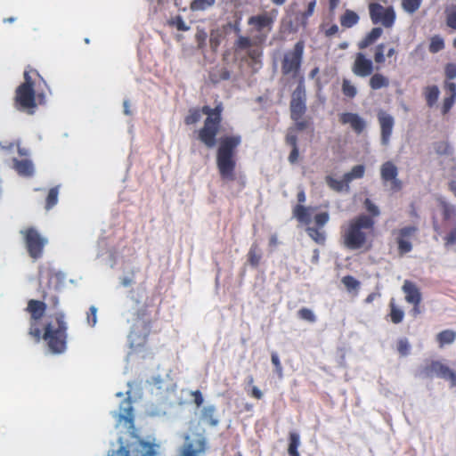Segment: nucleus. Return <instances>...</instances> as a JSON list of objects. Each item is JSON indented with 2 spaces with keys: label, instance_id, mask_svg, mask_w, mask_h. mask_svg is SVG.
I'll use <instances>...</instances> for the list:
<instances>
[{
  "label": "nucleus",
  "instance_id": "nucleus-1",
  "mask_svg": "<svg viewBox=\"0 0 456 456\" xmlns=\"http://www.w3.org/2000/svg\"><path fill=\"white\" fill-rule=\"evenodd\" d=\"M375 219L361 214L341 226L340 240L344 248L351 250L370 251L376 234Z\"/></svg>",
  "mask_w": 456,
  "mask_h": 456
},
{
  "label": "nucleus",
  "instance_id": "nucleus-2",
  "mask_svg": "<svg viewBox=\"0 0 456 456\" xmlns=\"http://www.w3.org/2000/svg\"><path fill=\"white\" fill-rule=\"evenodd\" d=\"M224 105L217 102L214 108L204 105L200 108H191L183 119L186 125H193L200 120L201 114L206 115L202 127L198 131V139L207 148H213L216 144V136L220 133L223 122Z\"/></svg>",
  "mask_w": 456,
  "mask_h": 456
},
{
  "label": "nucleus",
  "instance_id": "nucleus-3",
  "mask_svg": "<svg viewBox=\"0 0 456 456\" xmlns=\"http://www.w3.org/2000/svg\"><path fill=\"white\" fill-rule=\"evenodd\" d=\"M241 143L239 134H225L219 139L216 151V166L224 181H234L237 167V149Z\"/></svg>",
  "mask_w": 456,
  "mask_h": 456
},
{
  "label": "nucleus",
  "instance_id": "nucleus-4",
  "mask_svg": "<svg viewBox=\"0 0 456 456\" xmlns=\"http://www.w3.org/2000/svg\"><path fill=\"white\" fill-rule=\"evenodd\" d=\"M68 325L62 312H55L49 316V321L44 327L42 338L46 341L53 354H61L66 349Z\"/></svg>",
  "mask_w": 456,
  "mask_h": 456
},
{
  "label": "nucleus",
  "instance_id": "nucleus-5",
  "mask_svg": "<svg viewBox=\"0 0 456 456\" xmlns=\"http://www.w3.org/2000/svg\"><path fill=\"white\" fill-rule=\"evenodd\" d=\"M276 11L263 12L259 14L249 16L248 19V26L255 34V42L263 45L266 42L270 32L273 29L276 18Z\"/></svg>",
  "mask_w": 456,
  "mask_h": 456
},
{
  "label": "nucleus",
  "instance_id": "nucleus-6",
  "mask_svg": "<svg viewBox=\"0 0 456 456\" xmlns=\"http://www.w3.org/2000/svg\"><path fill=\"white\" fill-rule=\"evenodd\" d=\"M305 52V41L298 40L293 49L287 50L281 59V73L296 78L302 68Z\"/></svg>",
  "mask_w": 456,
  "mask_h": 456
},
{
  "label": "nucleus",
  "instance_id": "nucleus-7",
  "mask_svg": "<svg viewBox=\"0 0 456 456\" xmlns=\"http://www.w3.org/2000/svg\"><path fill=\"white\" fill-rule=\"evenodd\" d=\"M419 375L425 379H443L450 381L452 387H456V372L438 360L426 362L420 369Z\"/></svg>",
  "mask_w": 456,
  "mask_h": 456
},
{
  "label": "nucleus",
  "instance_id": "nucleus-8",
  "mask_svg": "<svg viewBox=\"0 0 456 456\" xmlns=\"http://www.w3.org/2000/svg\"><path fill=\"white\" fill-rule=\"evenodd\" d=\"M24 78L25 81L20 84L16 90V103L19 109L30 110L29 113H33L32 110L37 107V102H35L34 83L28 71H25Z\"/></svg>",
  "mask_w": 456,
  "mask_h": 456
},
{
  "label": "nucleus",
  "instance_id": "nucleus-9",
  "mask_svg": "<svg viewBox=\"0 0 456 456\" xmlns=\"http://www.w3.org/2000/svg\"><path fill=\"white\" fill-rule=\"evenodd\" d=\"M47 304L39 300L30 299L28 303L27 311L30 314L28 334L38 342L41 338L39 321L44 316Z\"/></svg>",
  "mask_w": 456,
  "mask_h": 456
},
{
  "label": "nucleus",
  "instance_id": "nucleus-10",
  "mask_svg": "<svg viewBox=\"0 0 456 456\" xmlns=\"http://www.w3.org/2000/svg\"><path fill=\"white\" fill-rule=\"evenodd\" d=\"M369 9L373 24H382L386 28H393L396 19L393 6L384 7L378 3H371Z\"/></svg>",
  "mask_w": 456,
  "mask_h": 456
},
{
  "label": "nucleus",
  "instance_id": "nucleus-11",
  "mask_svg": "<svg viewBox=\"0 0 456 456\" xmlns=\"http://www.w3.org/2000/svg\"><path fill=\"white\" fill-rule=\"evenodd\" d=\"M305 88L304 77L298 80L297 86L296 89L292 93L291 102H290V114L291 118L294 121H297L302 119L304 114L306 111L305 106Z\"/></svg>",
  "mask_w": 456,
  "mask_h": 456
},
{
  "label": "nucleus",
  "instance_id": "nucleus-12",
  "mask_svg": "<svg viewBox=\"0 0 456 456\" xmlns=\"http://www.w3.org/2000/svg\"><path fill=\"white\" fill-rule=\"evenodd\" d=\"M418 227L408 225L393 231L397 244V251L400 256H404L412 250L411 240L416 236Z\"/></svg>",
  "mask_w": 456,
  "mask_h": 456
},
{
  "label": "nucleus",
  "instance_id": "nucleus-13",
  "mask_svg": "<svg viewBox=\"0 0 456 456\" xmlns=\"http://www.w3.org/2000/svg\"><path fill=\"white\" fill-rule=\"evenodd\" d=\"M379 175L384 185H388L389 190L397 192L403 188V183L398 178V167L393 161H386L379 167Z\"/></svg>",
  "mask_w": 456,
  "mask_h": 456
},
{
  "label": "nucleus",
  "instance_id": "nucleus-14",
  "mask_svg": "<svg viewBox=\"0 0 456 456\" xmlns=\"http://www.w3.org/2000/svg\"><path fill=\"white\" fill-rule=\"evenodd\" d=\"M25 241L28 255L33 259L41 257L45 240L40 235L37 230L28 228L24 232Z\"/></svg>",
  "mask_w": 456,
  "mask_h": 456
},
{
  "label": "nucleus",
  "instance_id": "nucleus-15",
  "mask_svg": "<svg viewBox=\"0 0 456 456\" xmlns=\"http://www.w3.org/2000/svg\"><path fill=\"white\" fill-rule=\"evenodd\" d=\"M183 440L185 443H183L178 456H200V453L205 452L207 441L202 434H197V439L194 441L191 440L189 435L184 436Z\"/></svg>",
  "mask_w": 456,
  "mask_h": 456
},
{
  "label": "nucleus",
  "instance_id": "nucleus-16",
  "mask_svg": "<svg viewBox=\"0 0 456 456\" xmlns=\"http://www.w3.org/2000/svg\"><path fill=\"white\" fill-rule=\"evenodd\" d=\"M351 69L354 76L367 77L373 73L374 62L371 59L367 58L363 53L359 52L354 54Z\"/></svg>",
  "mask_w": 456,
  "mask_h": 456
},
{
  "label": "nucleus",
  "instance_id": "nucleus-17",
  "mask_svg": "<svg viewBox=\"0 0 456 456\" xmlns=\"http://www.w3.org/2000/svg\"><path fill=\"white\" fill-rule=\"evenodd\" d=\"M151 384L152 393L162 397H167L168 394L175 392L176 389L174 379L168 375L152 378Z\"/></svg>",
  "mask_w": 456,
  "mask_h": 456
},
{
  "label": "nucleus",
  "instance_id": "nucleus-18",
  "mask_svg": "<svg viewBox=\"0 0 456 456\" xmlns=\"http://www.w3.org/2000/svg\"><path fill=\"white\" fill-rule=\"evenodd\" d=\"M379 127H381V142L382 145H388L390 136L393 134L395 126V118L392 115L386 111H379L377 114Z\"/></svg>",
  "mask_w": 456,
  "mask_h": 456
},
{
  "label": "nucleus",
  "instance_id": "nucleus-19",
  "mask_svg": "<svg viewBox=\"0 0 456 456\" xmlns=\"http://www.w3.org/2000/svg\"><path fill=\"white\" fill-rule=\"evenodd\" d=\"M340 124H350L355 134H362L365 128V121L359 114L354 112H343L339 115Z\"/></svg>",
  "mask_w": 456,
  "mask_h": 456
},
{
  "label": "nucleus",
  "instance_id": "nucleus-20",
  "mask_svg": "<svg viewBox=\"0 0 456 456\" xmlns=\"http://www.w3.org/2000/svg\"><path fill=\"white\" fill-rule=\"evenodd\" d=\"M402 291L405 294V300L408 304L420 305L421 293L416 283L406 280L402 285Z\"/></svg>",
  "mask_w": 456,
  "mask_h": 456
},
{
  "label": "nucleus",
  "instance_id": "nucleus-21",
  "mask_svg": "<svg viewBox=\"0 0 456 456\" xmlns=\"http://www.w3.org/2000/svg\"><path fill=\"white\" fill-rule=\"evenodd\" d=\"M446 92V96L444 99L442 105V113L445 115L453 107L456 101V84L452 81H444V85Z\"/></svg>",
  "mask_w": 456,
  "mask_h": 456
},
{
  "label": "nucleus",
  "instance_id": "nucleus-22",
  "mask_svg": "<svg viewBox=\"0 0 456 456\" xmlns=\"http://www.w3.org/2000/svg\"><path fill=\"white\" fill-rule=\"evenodd\" d=\"M118 420L124 421L126 424L133 426L134 414H133L132 401L130 398H126L121 402L120 407H119Z\"/></svg>",
  "mask_w": 456,
  "mask_h": 456
},
{
  "label": "nucleus",
  "instance_id": "nucleus-23",
  "mask_svg": "<svg viewBox=\"0 0 456 456\" xmlns=\"http://www.w3.org/2000/svg\"><path fill=\"white\" fill-rule=\"evenodd\" d=\"M383 35V28L380 27H374L368 32L363 38L358 43V48L362 50L372 45Z\"/></svg>",
  "mask_w": 456,
  "mask_h": 456
},
{
  "label": "nucleus",
  "instance_id": "nucleus-24",
  "mask_svg": "<svg viewBox=\"0 0 456 456\" xmlns=\"http://www.w3.org/2000/svg\"><path fill=\"white\" fill-rule=\"evenodd\" d=\"M386 45L384 43L379 44L374 48V62L378 65H383L386 62V56L391 58L396 53L395 47H390L387 50L385 55Z\"/></svg>",
  "mask_w": 456,
  "mask_h": 456
},
{
  "label": "nucleus",
  "instance_id": "nucleus-25",
  "mask_svg": "<svg viewBox=\"0 0 456 456\" xmlns=\"http://www.w3.org/2000/svg\"><path fill=\"white\" fill-rule=\"evenodd\" d=\"M200 420L210 427H216L220 420L217 418L216 407L214 405L203 407L200 412Z\"/></svg>",
  "mask_w": 456,
  "mask_h": 456
},
{
  "label": "nucleus",
  "instance_id": "nucleus-26",
  "mask_svg": "<svg viewBox=\"0 0 456 456\" xmlns=\"http://www.w3.org/2000/svg\"><path fill=\"white\" fill-rule=\"evenodd\" d=\"M369 86L371 90L378 91L389 86V78L381 72H374L370 76Z\"/></svg>",
  "mask_w": 456,
  "mask_h": 456
},
{
  "label": "nucleus",
  "instance_id": "nucleus-27",
  "mask_svg": "<svg viewBox=\"0 0 456 456\" xmlns=\"http://www.w3.org/2000/svg\"><path fill=\"white\" fill-rule=\"evenodd\" d=\"M389 307V314L388 317L391 322L394 324H399L402 322L403 316H405V314L402 310V308L396 305L395 299L390 298L388 303Z\"/></svg>",
  "mask_w": 456,
  "mask_h": 456
},
{
  "label": "nucleus",
  "instance_id": "nucleus-28",
  "mask_svg": "<svg viewBox=\"0 0 456 456\" xmlns=\"http://www.w3.org/2000/svg\"><path fill=\"white\" fill-rule=\"evenodd\" d=\"M359 20L360 16L350 9L345 11L339 19L342 28H353L354 25L359 23Z\"/></svg>",
  "mask_w": 456,
  "mask_h": 456
},
{
  "label": "nucleus",
  "instance_id": "nucleus-29",
  "mask_svg": "<svg viewBox=\"0 0 456 456\" xmlns=\"http://www.w3.org/2000/svg\"><path fill=\"white\" fill-rule=\"evenodd\" d=\"M14 167L20 176L30 177L33 175V165L28 159L15 160Z\"/></svg>",
  "mask_w": 456,
  "mask_h": 456
},
{
  "label": "nucleus",
  "instance_id": "nucleus-30",
  "mask_svg": "<svg viewBox=\"0 0 456 456\" xmlns=\"http://www.w3.org/2000/svg\"><path fill=\"white\" fill-rule=\"evenodd\" d=\"M424 98L428 107H433L439 99L440 90L439 87L433 85L426 86L423 90Z\"/></svg>",
  "mask_w": 456,
  "mask_h": 456
},
{
  "label": "nucleus",
  "instance_id": "nucleus-31",
  "mask_svg": "<svg viewBox=\"0 0 456 456\" xmlns=\"http://www.w3.org/2000/svg\"><path fill=\"white\" fill-rule=\"evenodd\" d=\"M248 262L252 267H257L260 264L262 254L256 242H253L248 252Z\"/></svg>",
  "mask_w": 456,
  "mask_h": 456
},
{
  "label": "nucleus",
  "instance_id": "nucleus-32",
  "mask_svg": "<svg viewBox=\"0 0 456 456\" xmlns=\"http://www.w3.org/2000/svg\"><path fill=\"white\" fill-rule=\"evenodd\" d=\"M315 6H316V1L315 0L310 1L308 3L306 10L303 12H299L297 15V19L299 20V25L302 26V28H306L307 22H308V18L313 16L314 12Z\"/></svg>",
  "mask_w": 456,
  "mask_h": 456
},
{
  "label": "nucleus",
  "instance_id": "nucleus-33",
  "mask_svg": "<svg viewBox=\"0 0 456 456\" xmlns=\"http://www.w3.org/2000/svg\"><path fill=\"white\" fill-rule=\"evenodd\" d=\"M456 338V333L452 330H444L436 335V341L439 343L440 348L445 345L452 344Z\"/></svg>",
  "mask_w": 456,
  "mask_h": 456
},
{
  "label": "nucleus",
  "instance_id": "nucleus-34",
  "mask_svg": "<svg viewBox=\"0 0 456 456\" xmlns=\"http://www.w3.org/2000/svg\"><path fill=\"white\" fill-rule=\"evenodd\" d=\"M440 206L442 208L443 220L445 222L453 220L454 223L456 220V208L444 200L441 201Z\"/></svg>",
  "mask_w": 456,
  "mask_h": 456
},
{
  "label": "nucleus",
  "instance_id": "nucleus-35",
  "mask_svg": "<svg viewBox=\"0 0 456 456\" xmlns=\"http://www.w3.org/2000/svg\"><path fill=\"white\" fill-rule=\"evenodd\" d=\"M293 216L301 223L308 224L310 222V215L308 208L301 204H297L293 208Z\"/></svg>",
  "mask_w": 456,
  "mask_h": 456
},
{
  "label": "nucleus",
  "instance_id": "nucleus-36",
  "mask_svg": "<svg viewBox=\"0 0 456 456\" xmlns=\"http://www.w3.org/2000/svg\"><path fill=\"white\" fill-rule=\"evenodd\" d=\"M261 46L259 43L254 42V36L252 38L248 37L240 36L237 38L235 42V48L237 50H244V49H251L253 46Z\"/></svg>",
  "mask_w": 456,
  "mask_h": 456
},
{
  "label": "nucleus",
  "instance_id": "nucleus-37",
  "mask_svg": "<svg viewBox=\"0 0 456 456\" xmlns=\"http://www.w3.org/2000/svg\"><path fill=\"white\" fill-rule=\"evenodd\" d=\"M365 167L363 165L354 166L350 172L344 175V181L350 183L353 179L362 178Z\"/></svg>",
  "mask_w": 456,
  "mask_h": 456
},
{
  "label": "nucleus",
  "instance_id": "nucleus-38",
  "mask_svg": "<svg viewBox=\"0 0 456 456\" xmlns=\"http://www.w3.org/2000/svg\"><path fill=\"white\" fill-rule=\"evenodd\" d=\"M216 0H192L190 4V9L192 12L205 11L214 6Z\"/></svg>",
  "mask_w": 456,
  "mask_h": 456
},
{
  "label": "nucleus",
  "instance_id": "nucleus-39",
  "mask_svg": "<svg viewBox=\"0 0 456 456\" xmlns=\"http://www.w3.org/2000/svg\"><path fill=\"white\" fill-rule=\"evenodd\" d=\"M422 0H401L402 9L408 14H413L421 6Z\"/></svg>",
  "mask_w": 456,
  "mask_h": 456
},
{
  "label": "nucleus",
  "instance_id": "nucleus-40",
  "mask_svg": "<svg viewBox=\"0 0 456 456\" xmlns=\"http://www.w3.org/2000/svg\"><path fill=\"white\" fill-rule=\"evenodd\" d=\"M325 180L329 188L338 192L342 191L345 188H348L349 183H346L344 178L342 180H338L331 176H326Z\"/></svg>",
  "mask_w": 456,
  "mask_h": 456
},
{
  "label": "nucleus",
  "instance_id": "nucleus-41",
  "mask_svg": "<svg viewBox=\"0 0 456 456\" xmlns=\"http://www.w3.org/2000/svg\"><path fill=\"white\" fill-rule=\"evenodd\" d=\"M446 26L456 29V5H449L445 8Z\"/></svg>",
  "mask_w": 456,
  "mask_h": 456
},
{
  "label": "nucleus",
  "instance_id": "nucleus-42",
  "mask_svg": "<svg viewBox=\"0 0 456 456\" xmlns=\"http://www.w3.org/2000/svg\"><path fill=\"white\" fill-rule=\"evenodd\" d=\"M341 92L344 96L348 97L350 99H353L356 95V88L351 82V80H348L346 78H344L342 80L341 84Z\"/></svg>",
  "mask_w": 456,
  "mask_h": 456
},
{
  "label": "nucleus",
  "instance_id": "nucleus-43",
  "mask_svg": "<svg viewBox=\"0 0 456 456\" xmlns=\"http://www.w3.org/2000/svg\"><path fill=\"white\" fill-rule=\"evenodd\" d=\"M223 40V33L220 29H212L210 32V47L216 52L219 47Z\"/></svg>",
  "mask_w": 456,
  "mask_h": 456
},
{
  "label": "nucleus",
  "instance_id": "nucleus-44",
  "mask_svg": "<svg viewBox=\"0 0 456 456\" xmlns=\"http://www.w3.org/2000/svg\"><path fill=\"white\" fill-rule=\"evenodd\" d=\"M321 228L309 227L306 229L307 234L311 240L316 241L318 244H323L326 240V236Z\"/></svg>",
  "mask_w": 456,
  "mask_h": 456
},
{
  "label": "nucleus",
  "instance_id": "nucleus-45",
  "mask_svg": "<svg viewBox=\"0 0 456 456\" xmlns=\"http://www.w3.org/2000/svg\"><path fill=\"white\" fill-rule=\"evenodd\" d=\"M444 49V40L440 36H434L430 38L429 52L436 53Z\"/></svg>",
  "mask_w": 456,
  "mask_h": 456
},
{
  "label": "nucleus",
  "instance_id": "nucleus-46",
  "mask_svg": "<svg viewBox=\"0 0 456 456\" xmlns=\"http://www.w3.org/2000/svg\"><path fill=\"white\" fill-rule=\"evenodd\" d=\"M142 456H157V445L151 442H140Z\"/></svg>",
  "mask_w": 456,
  "mask_h": 456
},
{
  "label": "nucleus",
  "instance_id": "nucleus-47",
  "mask_svg": "<svg viewBox=\"0 0 456 456\" xmlns=\"http://www.w3.org/2000/svg\"><path fill=\"white\" fill-rule=\"evenodd\" d=\"M229 78H230V72L225 68H223L219 70H213L210 72V79L214 83L226 81Z\"/></svg>",
  "mask_w": 456,
  "mask_h": 456
},
{
  "label": "nucleus",
  "instance_id": "nucleus-48",
  "mask_svg": "<svg viewBox=\"0 0 456 456\" xmlns=\"http://www.w3.org/2000/svg\"><path fill=\"white\" fill-rule=\"evenodd\" d=\"M299 446V436L296 432L289 435V456H299L297 447Z\"/></svg>",
  "mask_w": 456,
  "mask_h": 456
},
{
  "label": "nucleus",
  "instance_id": "nucleus-49",
  "mask_svg": "<svg viewBox=\"0 0 456 456\" xmlns=\"http://www.w3.org/2000/svg\"><path fill=\"white\" fill-rule=\"evenodd\" d=\"M58 201V187H52L49 190L46 202H45V209L49 210L57 204Z\"/></svg>",
  "mask_w": 456,
  "mask_h": 456
},
{
  "label": "nucleus",
  "instance_id": "nucleus-50",
  "mask_svg": "<svg viewBox=\"0 0 456 456\" xmlns=\"http://www.w3.org/2000/svg\"><path fill=\"white\" fill-rule=\"evenodd\" d=\"M43 302L47 304V307L55 309L58 305H60V297L56 293H49L44 292L43 294Z\"/></svg>",
  "mask_w": 456,
  "mask_h": 456
},
{
  "label": "nucleus",
  "instance_id": "nucleus-51",
  "mask_svg": "<svg viewBox=\"0 0 456 456\" xmlns=\"http://www.w3.org/2000/svg\"><path fill=\"white\" fill-rule=\"evenodd\" d=\"M341 281L348 291L356 290L361 285L360 281L354 279L352 275L344 276Z\"/></svg>",
  "mask_w": 456,
  "mask_h": 456
},
{
  "label": "nucleus",
  "instance_id": "nucleus-52",
  "mask_svg": "<svg viewBox=\"0 0 456 456\" xmlns=\"http://www.w3.org/2000/svg\"><path fill=\"white\" fill-rule=\"evenodd\" d=\"M297 316L302 320L307 321L308 322H315L316 316L312 310L306 307H303L297 311Z\"/></svg>",
  "mask_w": 456,
  "mask_h": 456
},
{
  "label": "nucleus",
  "instance_id": "nucleus-53",
  "mask_svg": "<svg viewBox=\"0 0 456 456\" xmlns=\"http://www.w3.org/2000/svg\"><path fill=\"white\" fill-rule=\"evenodd\" d=\"M271 361L273 365L274 366V371L276 375H278V377L281 379L283 376V369L279 355L275 352L272 353Z\"/></svg>",
  "mask_w": 456,
  "mask_h": 456
},
{
  "label": "nucleus",
  "instance_id": "nucleus-54",
  "mask_svg": "<svg viewBox=\"0 0 456 456\" xmlns=\"http://www.w3.org/2000/svg\"><path fill=\"white\" fill-rule=\"evenodd\" d=\"M364 207L367 211L370 213V216H371L374 220L375 217L379 216V209L378 207L371 201L370 199L366 198L364 200Z\"/></svg>",
  "mask_w": 456,
  "mask_h": 456
},
{
  "label": "nucleus",
  "instance_id": "nucleus-55",
  "mask_svg": "<svg viewBox=\"0 0 456 456\" xmlns=\"http://www.w3.org/2000/svg\"><path fill=\"white\" fill-rule=\"evenodd\" d=\"M410 344L407 338H400L397 341V351L401 356H407L410 353Z\"/></svg>",
  "mask_w": 456,
  "mask_h": 456
},
{
  "label": "nucleus",
  "instance_id": "nucleus-56",
  "mask_svg": "<svg viewBox=\"0 0 456 456\" xmlns=\"http://www.w3.org/2000/svg\"><path fill=\"white\" fill-rule=\"evenodd\" d=\"M263 52L261 48L252 47L248 50L247 55L253 63H259Z\"/></svg>",
  "mask_w": 456,
  "mask_h": 456
},
{
  "label": "nucleus",
  "instance_id": "nucleus-57",
  "mask_svg": "<svg viewBox=\"0 0 456 456\" xmlns=\"http://www.w3.org/2000/svg\"><path fill=\"white\" fill-rule=\"evenodd\" d=\"M444 76L446 81L452 80L456 77V64L449 62L444 67Z\"/></svg>",
  "mask_w": 456,
  "mask_h": 456
},
{
  "label": "nucleus",
  "instance_id": "nucleus-58",
  "mask_svg": "<svg viewBox=\"0 0 456 456\" xmlns=\"http://www.w3.org/2000/svg\"><path fill=\"white\" fill-rule=\"evenodd\" d=\"M87 324L91 327H94L97 323V307L95 305H91L89 307L88 313H87Z\"/></svg>",
  "mask_w": 456,
  "mask_h": 456
},
{
  "label": "nucleus",
  "instance_id": "nucleus-59",
  "mask_svg": "<svg viewBox=\"0 0 456 456\" xmlns=\"http://www.w3.org/2000/svg\"><path fill=\"white\" fill-rule=\"evenodd\" d=\"M444 241L446 247L456 244V220L454 222V228L447 232L444 238Z\"/></svg>",
  "mask_w": 456,
  "mask_h": 456
},
{
  "label": "nucleus",
  "instance_id": "nucleus-60",
  "mask_svg": "<svg viewBox=\"0 0 456 456\" xmlns=\"http://www.w3.org/2000/svg\"><path fill=\"white\" fill-rule=\"evenodd\" d=\"M330 219L328 212H321L314 216V221L318 228L325 225Z\"/></svg>",
  "mask_w": 456,
  "mask_h": 456
},
{
  "label": "nucleus",
  "instance_id": "nucleus-61",
  "mask_svg": "<svg viewBox=\"0 0 456 456\" xmlns=\"http://www.w3.org/2000/svg\"><path fill=\"white\" fill-rule=\"evenodd\" d=\"M173 24L175 26V28L179 31H187L189 30V27L186 25V23L183 21L182 16H177L174 19Z\"/></svg>",
  "mask_w": 456,
  "mask_h": 456
},
{
  "label": "nucleus",
  "instance_id": "nucleus-62",
  "mask_svg": "<svg viewBox=\"0 0 456 456\" xmlns=\"http://www.w3.org/2000/svg\"><path fill=\"white\" fill-rule=\"evenodd\" d=\"M196 39L198 42L199 48L202 49L205 46L207 33L204 29H199L196 34Z\"/></svg>",
  "mask_w": 456,
  "mask_h": 456
},
{
  "label": "nucleus",
  "instance_id": "nucleus-63",
  "mask_svg": "<svg viewBox=\"0 0 456 456\" xmlns=\"http://www.w3.org/2000/svg\"><path fill=\"white\" fill-rule=\"evenodd\" d=\"M297 136L296 133L289 131V134H286L285 142L287 145H289L292 148L297 147Z\"/></svg>",
  "mask_w": 456,
  "mask_h": 456
},
{
  "label": "nucleus",
  "instance_id": "nucleus-64",
  "mask_svg": "<svg viewBox=\"0 0 456 456\" xmlns=\"http://www.w3.org/2000/svg\"><path fill=\"white\" fill-rule=\"evenodd\" d=\"M191 395L193 397L194 403L200 407L203 403V396L200 390L193 391Z\"/></svg>",
  "mask_w": 456,
  "mask_h": 456
}]
</instances>
